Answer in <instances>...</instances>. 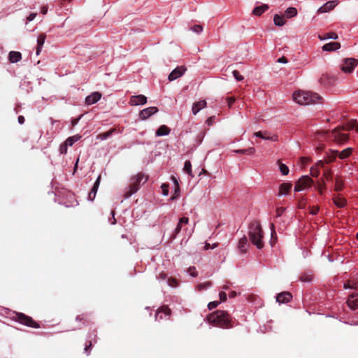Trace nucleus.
Listing matches in <instances>:
<instances>
[{
    "label": "nucleus",
    "instance_id": "864d4df0",
    "mask_svg": "<svg viewBox=\"0 0 358 358\" xmlns=\"http://www.w3.org/2000/svg\"><path fill=\"white\" fill-rule=\"evenodd\" d=\"M235 101L236 99L234 96H228L226 98V103L229 108L232 106Z\"/></svg>",
    "mask_w": 358,
    "mask_h": 358
},
{
    "label": "nucleus",
    "instance_id": "ea45409f",
    "mask_svg": "<svg viewBox=\"0 0 358 358\" xmlns=\"http://www.w3.org/2000/svg\"><path fill=\"white\" fill-rule=\"evenodd\" d=\"M183 171L187 173L189 176H192V164L190 162V161L189 160H187L185 162V164H184V167H183Z\"/></svg>",
    "mask_w": 358,
    "mask_h": 358
},
{
    "label": "nucleus",
    "instance_id": "9b49d317",
    "mask_svg": "<svg viewBox=\"0 0 358 358\" xmlns=\"http://www.w3.org/2000/svg\"><path fill=\"white\" fill-rule=\"evenodd\" d=\"M186 71V68L183 66H178L174 69L169 75L168 79L169 81H173L177 78L182 76Z\"/></svg>",
    "mask_w": 358,
    "mask_h": 358
},
{
    "label": "nucleus",
    "instance_id": "f704fd0d",
    "mask_svg": "<svg viewBox=\"0 0 358 358\" xmlns=\"http://www.w3.org/2000/svg\"><path fill=\"white\" fill-rule=\"evenodd\" d=\"M338 38V34L335 32H329V33H326L324 34V35L322 36H319V38L321 40V41H324V40H327V39H334V40H336L337 38Z\"/></svg>",
    "mask_w": 358,
    "mask_h": 358
},
{
    "label": "nucleus",
    "instance_id": "c756f323",
    "mask_svg": "<svg viewBox=\"0 0 358 358\" xmlns=\"http://www.w3.org/2000/svg\"><path fill=\"white\" fill-rule=\"evenodd\" d=\"M333 202L334 205L339 208H344L347 204L346 199L338 196L333 198Z\"/></svg>",
    "mask_w": 358,
    "mask_h": 358
},
{
    "label": "nucleus",
    "instance_id": "603ef678",
    "mask_svg": "<svg viewBox=\"0 0 358 358\" xmlns=\"http://www.w3.org/2000/svg\"><path fill=\"white\" fill-rule=\"evenodd\" d=\"M220 303V301H213L208 304V308L209 310H213L218 306V305Z\"/></svg>",
    "mask_w": 358,
    "mask_h": 358
},
{
    "label": "nucleus",
    "instance_id": "052dcab7",
    "mask_svg": "<svg viewBox=\"0 0 358 358\" xmlns=\"http://www.w3.org/2000/svg\"><path fill=\"white\" fill-rule=\"evenodd\" d=\"M303 189V187L301 186V185L299 182V181H297L295 184V186H294V191L295 192H301L302 191Z\"/></svg>",
    "mask_w": 358,
    "mask_h": 358
},
{
    "label": "nucleus",
    "instance_id": "5701e85b",
    "mask_svg": "<svg viewBox=\"0 0 358 358\" xmlns=\"http://www.w3.org/2000/svg\"><path fill=\"white\" fill-rule=\"evenodd\" d=\"M206 106V101L205 100H200L194 103L192 108V113L194 115H196L201 109L204 108Z\"/></svg>",
    "mask_w": 358,
    "mask_h": 358
},
{
    "label": "nucleus",
    "instance_id": "69168bd1",
    "mask_svg": "<svg viewBox=\"0 0 358 358\" xmlns=\"http://www.w3.org/2000/svg\"><path fill=\"white\" fill-rule=\"evenodd\" d=\"M82 116H83V115H80L78 117H77V118H73V119L71 120V124H72V126H73V127H75L76 125H77V124H78V123L79 120L81 119Z\"/></svg>",
    "mask_w": 358,
    "mask_h": 358
},
{
    "label": "nucleus",
    "instance_id": "49530a36",
    "mask_svg": "<svg viewBox=\"0 0 358 358\" xmlns=\"http://www.w3.org/2000/svg\"><path fill=\"white\" fill-rule=\"evenodd\" d=\"M167 285L169 287H176L178 286V281H177L176 279L172 278H169L167 279Z\"/></svg>",
    "mask_w": 358,
    "mask_h": 358
},
{
    "label": "nucleus",
    "instance_id": "58836bf2",
    "mask_svg": "<svg viewBox=\"0 0 358 358\" xmlns=\"http://www.w3.org/2000/svg\"><path fill=\"white\" fill-rule=\"evenodd\" d=\"M204 136H205V133L203 131H201L197 134V136H196V138H195V144H194L195 147H197L201 144V143L203 141Z\"/></svg>",
    "mask_w": 358,
    "mask_h": 358
},
{
    "label": "nucleus",
    "instance_id": "7c9ffc66",
    "mask_svg": "<svg viewBox=\"0 0 358 358\" xmlns=\"http://www.w3.org/2000/svg\"><path fill=\"white\" fill-rule=\"evenodd\" d=\"M274 24L277 27H282L286 23V20L283 15L275 14L273 16Z\"/></svg>",
    "mask_w": 358,
    "mask_h": 358
},
{
    "label": "nucleus",
    "instance_id": "a211bd4d",
    "mask_svg": "<svg viewBox=\"0 0 358 358\" xmlns=\"http://www.w3.org/2000/svg\"><path fill=\"white\" fill-rule=\"evenodd\" d=\"M292 187L291 182H282L279 187L278 196H286Z\"/></svg>",
    "mask_w": 358,
    "mask_h": 358
},
{
    "label": "nucleus",
    "instance_id": "0eeeda50",
    "mask_svg": "<svg viewBox=\"0 0 358 358\" xmlns=\"http://www.w3.org/2000/svg\"><path fill=\"white\" fill-rule=\"evenodd\" d=\"M171 314V310L168 306H162L157 310L155 313V320L157 321H161L164 319L167 320L169 318Z\"/></svg>",
    "mask_w": 358,
    "mask_h": 358
},
{
    "label": "nucleus",
    "instance_id": "f257e3e1",
    "mask_svg": "<svg viewBox=\"0 0 358 358\" xmlns=\"http://www.w3.org/2000/svg\"><path fill=\"white\" fill-rule=\"evenodd\" d=\"M207 321L222 329H230L234 327V322L227 311L216 310L206 317Z\"/></svg>",
    "mask_w": 358,
    "mask_h": 358
},
{
    "label": "nucleus",
    "instance_id": "0e129e2a",
    "mask_svg": "<svg viewBox=\"0 0 358 358\" xmlns=\"http://www.w3.org/2000/svg\"><path fill=\"white\" fill-rule=\"evenodd\" d=\"M217 246V243H214L212 245H210V243H206L204 245V250H208V249H214Z\"/></svg>",
    "mask_w": 358,
    "mask_h": 358
},
{
    "label": "nucleus",
    "instance_id": "393cba45",
    "mask_svg": "<svg viewBox=\"0 0 358 358\" xmlns=\"http://www.w3.org/2000/svg\"><path fill=\"white\" fill-rule=\"evenodd\" d=\"M120 133L117 129L112 128L109 131L101 133L98 135L97 138L101 141H105L111 137L113 134Z\"/></svg>",
    "mask_w": 358,
    "mask_h": 358
},
{
    "label": "nucleus",
    "instance_id": "4d7b16f0",
    "mask_svg": "<svg viewBox=\"0 0 358 358\" xmlns=\"http://www.w3.org/2000/svg\"><path fill=\"white\" fill-rule=\"evenodd\" d=\"M36 15H37L36 13H30L29 15V16L27 17L26 23L31 22L32 20H34Z\"/></svg>",
    "mask_w": 358,
    "mask_h": 358
},
{
    "label": "nucleus",
    "instance_id": "79ce46f5",
    "mask_svg": "<svg viewBox=\"0 0 358 358\" xmlns=\"http://www.w3.org/2000/svg\"><path fill=\"white\" fill-rule=\"evenodd\" d=\"M212 285H213L212 282L210 281H208V282H205L203 283H200L196 287H197L198 290L201 291V290L208 289V288L211 287Z\"/></svg>",
    "mask_w": 358,
    "mask_h": 358
},
{
    "label": "nucleus",
    "instance_id": "f3484780",
    "mask_svg": "<svg viewBox=\"0 0 358 358\" xmlns=\"http://www.w3.org/2000/svg\"><path fill=\"white\" fill-rule=\"evenodd\" d=\"M100 180H101V176H99L94 183V185L92 186L90 192L88 194V200L93 201L95 199L99 184H100Z\"/></svg>",
    "mask_w": 358,
    "mask_h": 358
},
{
    "label": "nucleus",
    "instance_id": "72a5a7b5",
    "mask_svg": "<svg viewBox=\"0 0 358 358\" xmlns=\"http://www.w3.org/2000/svg\"><path fill=\"white\" fill-rule=\"evenodd\" d=\"M297 9L294 7H289L285 11V17L287 18H292L297 15Z\"/></svg>",
    "mask_w": 358,
    "mask_h": 358
},
{
    "label": "nucleus",
    "instance_id": "e2e57ef3",
    "mask_svg": "<svg viewBox=\"0 0 358 358\" xmlns=\"http://www.w3.org/2000/svg\"><path fill=\"white\" fill-rule=\"evenodd\" d=\"M326 164V161L323 160H318L317 163L315 164V166L319 168H324V165Z\"/></svg>",
    "mask_w": 358,
    "mask_h": 358
},
{
    "label": "nucleus",
    "instance_id": "de8ad7c7",
    "mask_svg": "<svg viewBox=\"0 0 358 358\" xmlns=\"http://www.w3.org/2000/svg\"><path fill=\"white\" fill-rule=\"evenodd\" d=\"M310 175L313 177L317 178L320 175V170L317 167H315V166H312L310 168Z\"/></svg>",
    "mask_w": 358,
    "mask_h": 358
},
{
    "label": "nucleus",
    "instance_id": "13d9d810",
    "mask_svg": "<svg viewBox=\"0 0 358 358\" xmlns=\"http://www.w3.org/2000/svg\"><path fill=\"white\" fill-rule=\"evenodd\" d=\"M189 270L191 271L190 275L192 277L195 278V277H196L198 275V272L196 271V268H195L194 266H190L189 268Z\"/></svg>",
    "mask_w": 358,
    "mask_h": 358
},
{
    "label": "nucleus",
    "instance_id": "6ab92c4d",
    "mask_svg": "<svg viewBox=\"0 0 358 358\" xmlns=\"http://www.w3.org/2000/svg\"><path fill=\"white\" fill-rule=\"evenodd\" d=\"M347 304L353 310L358 309V294H351L350 299L347 301Z\"/></svg>",
    "mask_w": 358,
    "mask_h": 358
},
{
    "label": "nucleus",
    "instance_id": "09e8293b",
    "mask_svg": "<svg viewBox=\"0 0 358 358\" xmlns=\"http://www.w3.org/2000/svg\"><path fill=\"white\" fill-rule=\"evenodd\" d=\"M169 184H166V183H163L161 185L162 195L168 196V194H169Z\"/></svg>",
    "mask_w": 358,
    "mask_h": 358
},
{
    "label": "nucleus",
    "instance_id": "f03ea898",
    "mask_svg": "<svg viewBox=\"0 0 358 358\" xmlns=\"http://www.w3.org/2000/svg\"><path fill=\"white\" fill-rule=\"evenodd\" d=\"M248 236L251 243L258 249H262L264 246L263 242L264 233L261 224L257 221L252 222L248 227Z\"/></svg>",
    "mask_w": 358,
    "mask_h": 358
},
{
    "label": "nucleus",
    "instance_id": "dca6fc26",
    "mask_svg": "<svg viewBox=\"0 0 358 358\" xmlns=\"http://www.w3.org/2000/svg\"><path fill=\"white\" fill-rule=\"evenodd\" d=\"M338 4L337 1H329L325 3L323 6L320 7L317 10L318 13H324L333 10Z\"/></svg>",
    "mask_w": 358,
    "mask_h": 358
},
{
    "label": "nucleus",
    "instance_id": "37998d69",
    "mask_svg": "<svg viewBox=\"0 0 358 358\" xmlns=\"http://www.w3.org/2000/svg\"><path fill=\"white\" fill-rule=\"evenodd\" d=\"M180 186L174 187V193L170 198V200L174 201V200L177 199L180 196Z\"/></svg>",
    "mask_w": 358,
    "mask_h": 358
},
{
    "label": "nucleus",
    "instance_id": "338daca9",
    "mask_svg": "<svg viewBox=\"0 0 358 358\" xmlns=\"http://www.w3.org/2000/svg\"><path fill=\"white\" fill-rule=\"evenodd\" d=\"M277 62L282 63V64H287L288 62V60L285 57H281L277 59Z\"/></svg>",
    "mask_w": 358,
    "mask_h": 358
},
{
    "label": "nucleus",
    "instance_id": "f8f14e48",
    "mask_svg": "<svg viewBox=\"0 0 358 358\" xmlns=\"http://www.w3.org/2000/svg\"><path fill=\"white\" fill-rule=\"evenodd\" d=\"M332 136L334 141L338 144H343L349 139V136L348 134L341 132L340 131H334L332 132Z\"/></svg>",
    "mask_w": 358,
    "mask_h": 358
},
{
    "label": "nucleus",
    "instance_id": "2f4dec72",
    "mask_svg": "<svg viewBox=\"0 0 358 358\" xmlns=\"http://www.w3.org/2000/svg\"><path fill=\"white\" fill-rule=\"evenodd\" d=\"M352 152L353 149L352 148H347L342 150L341 152H338V157L343 160L346 159L352 155Z\"/></svg>",
    "mask_w": 358,
    "mask_h": 358
},
{
    "label": "nucleus",
    "instance_id": "473e14b6",
    "mask_svg": "<svg viewBox=\"0 0 358 358\" xmlns=\"http://www.w3.org/2000/svg\"><path fill=\"white\" fill-rule=\"evenodd\" d=\"M248 244V238L245 236H243L239 241L238 244V248L241 252H245L247 250V246Z\"/></svg>",
    "mask_w": 358,
    "mask_h": 358
},
{
    "label": "nucleus",
    "instance_id": "680f3d73",
    "mask_svg": "<svg viewBox=\"0 0 358 358\" xmlns=\"http://www.w3.org/2000/svg\"><path fill=\"white\" fill-rule=\"evenodd\" d=\"M219 296H220V302H224L227 300V294L224 292H220L219 293Z\"/></svg>",
    "mask_w": 358,
    "mask_h": 358
},
{
    "label": "nucleus",
    "instance_id": "cd10ccee",
    "mask_svg": "<svg viewBox=\"0 0 358 358\" xmlns=\"http://www.w3.org/2000/svg\"><path fill=\"white\" fill-rule=\"evenodd\" d=\"M46 36L44 34H40L38 36L37 38V46H36V55H38L42 50V48L43 46V44L45 43Z\"/></svg>",
    "mask_w": 358,
    "mask_h": 358
},
{
    "label": "nucleus",
    "instance_id": "4468645a",
    "mask_svg": "<svg viewBox=\"0 0 358 358\" xmlns=\"http://www.w3.org/2000/svg\"><path fill=\"white\" fill-rule=\"evenodd\" d=\"M276 301L279 303H287L292 299V294L289 292H283L276 295Z\"/></svg>",
    "mask_w": 358,
    "mask_h": 358
},
{
    "label": "nucleus",
    "instance_id": "6e6d98bb",
    "mask_svg": "<svg viewBox=\"0 0 358 358\" xmlns=\"http://www.w3.org/2000/svg\"><path fill=\"white\" fill-rule=\"evenodd\" d=\"M92 345V341H90L88 345L86 343L84 349L85 352L88 355L90 353V347Z\"/></svg>",
    "mask_w": 358,
    "mask_h": 358
},
{
    "label": "nucleus",
    "instance_id": "bb28decb",
    "mask_svg": "<svg viewBox=\"0 0 358 358\" xmlns=\"http://www.w3.org/2000/svg\"><path fill=\"white\" fill-rule=\"evenodd\" d=\"M338 150H329L326 153V163L329 164L334 162L336 157H338Z\"/></svg>",
    "mask_w": 358,
    "mask_h": 358
},
{
    "label": "nucleus",
    "instance_id": "a878e982",
    "mask_svg": "<svg viewBox=\"0 0 358 358\" xmlns=\"http://www.w3.org/2000/svg\"><path fill=\"white\" fill-rule=\"evenodd\" d=\"M22 59V54L17 51H10L8 54V60L10 63H17Z\"/></svg>",
    "mask_w": 358,
    "mask_h": 358
},
{
    "label": "nucleus",
    "instance_id": "20e7f679",
    "mask_svg": "<svg viewBox=\"0 0 358 358\" xmlns=\"http://www.w3.org/2000/svg\"><path fill=\"white\" fill-rule=\"evenodd\" d=\"M147 180L148 177H145L143 173H138L131 176L129 180V185L124 189V198L129 199L137 192L141 187V185L145 183Z\"/></svg>",
    "mask_w": 358,
    "mask_h": 358
},
{
    "label": "nucleus",
    "instance_id": "423d86ee",
    "mask_svg": "<svg viewBox=\"0 0 358 358\" xmlns=\"http://www.w3.org/2000/svg\"><path fill=\"white\" fill-rule=\"evenodd\" d=\"M189 224V218L187 217H182L178 220V224L172 231L170 239L174 240L177 238L178 235L182 231L185 235H188V236H191L192 231H188V229L185 227Z\"/></svg>",
    "mask_w": 358,
    "mask_h": 358
},
{
    "label": "nucleus",
    "instance_id": "c85d7f7f",
    "mask_svg": "<svg viewBox=\"0 0 358 358\" xmlns=\"http://www.w3.org/2000/svg\"><path fill=\"white\" fill-rule=\"evenodd\" d=\"M171 129L166 125H161L156 131V136H167L170 134Z\"/></svg>",
    "mask_w": 358,
    "mask_h": 358
},
{
    "label": "nucleus",
    "instance_id": "6e6552de",
    "mask_svg": "<svg viewBox=\"0 0 358 358\" xmlns=\"http://www.w3.org/2000/svg\"><path fill=\"white\" fill-rule=\"evenodd\" d=\"M357 61L354 58L345 59L341 69L345 73H351L357 65Z\"/></svg>",
    "mask_w": 358,
    "mask_h": 358
},
{
    "label": "nucleus",
    "instance_id": "1a4fd4ad",
    "mask_svg": "<svg viewBox=\"0 0 358 358\" xmlns=\"http://www.w3.org/2000/svg\"><path fill=\"white\" fill-rule=\"evenodd\" d=\"M159 111L158 108L155 106H150L143 109L139 113V118L142 120H145L151 115L157 113Z\"/></svg>",
    "mask_w": 358,
    "mask_h": 358
},
{
    "label": "nucleus",
    "instance_id": "2eb2a0df",
    "mask_svg": "<svg viewBox=\"0 0 358 358\" xmlns=\"http://www.w3.org/2000/svg\"><path fill=\"white\" fill-rule=\"evenodd\" d=\"M101 94L99 92H94L90 95L86 96L85 104L92 105L97 103L101 98Z\"/></svg>",
    "mask_w": 358,
    "mask_h": 358
},
{
    "label": "nucleus",
    "instance_id": "c03bdc74",
    "mask_svg": "<svg viewBox=\"0 0 358 358\" xmlns=\"http://www.w3.org/2000/svg\"><path fill=\"white\" fill-rule=\"evenodd\" d=\"M270 229H271V244L273 246V238H275V240L277 239L276 233L275 231V226L273 223L271 224V225H270Z\"/></svg>",
    "mask_w": 358,
    "mask_h": 358
},
{
    "label": "nucleus",
    "instance_id": "5fc2aeb1",
    "mask_svg": "<svg viewBox=\"0 0 358 358\" xmlns=\"http://www.w3.org/2000/svg\"><path fill=\"white\" fill-rule=\"evenodd\" d=\"M343 184L342 182H339L338 180L336 181V185L334 187L335 191H336V192L341 191L343 189Z\"/></svg>",
    "mask_w": 358,
    "mask_h": 358
},
{
    "label": "nucleus",
    "instance_id": "b1692460",
    "mask_svg": "<svg viewBox=\"0 0 358 358\" xmlns=\"http://www.w3.org/2000/svg\"><path fill=\"white\" fill-rule=\"evenodd\" d=\"M268 8L269 6L268 4L263 3L255 7L252 10V14L256 16H261L264 12L268 10Z\"/></svg>",
    "mask_w": 358,
    "mask_h": 358
},
{
    "label": "nucleus",
    "instance_id": "c9c22d12",
    "mask_svg": "<svg viewBox=\"0 0 358 358\" xmlns=\"http://www.w3.org/2000/svg\"><path fill=\"white\" fill-rule=\"evenodd\" d=\"M82 138V136L80 134L73 135L69 136L66 138L65 142L68 144L69 146H72L75 143L78 141Z\"/></svg>",
    "mask_w": 358,
    "mask_h": 358
},
{
    "label": "nucleus",
    "instance_id": "774afa93",
    "mask_svg": "<svg viewBox=\"0 0 358 358\" xmlns=\"http://www.w3.org/2000/svg\"><path fill=\"white\" fill-rule=\"evenodd\" d=\"M17 121H18V123L20 124H24V121H25L24 117L22 116V115L18 116Z\"/></svg>",
    "mask_w": 358,
    "mask_h": 358
},
{
    "label": "nucleus",
    "instance_id": "4c0bfd02",
    "mask_svg": "<svg viewBox=\"0 0 358 358\" xmlns=\"http://www.w3.org/2000/svg\"><path fill=\"white\" fill-rule=\"evenodd\" d=\"M96 336H97V334H96V331L95 329L90 331L88 333L86 343H89L90 341H92V343H96Z\"/></svg>",
    "mask_w": 358,
    "mask_h": 358
},
{
    "label": "nucleus",
    "instance_id": "412c9836",
    "mask_svg": "<svg viewBox=\"0 0 358 358\" xmlns=\"http://www.w3.org/2000/svg\"><path fill=\"white\" fill-rule=\"evenodd\" d=\"M341 48V44L338 42H330L324 44L322 46V50L326 52L335 51Z\"/></svg>",
    "mask_w": 358,
    "mask_h": 358
},
{
    "label": "nucleus",
    "instance_id": "aec40b11",
    "mask_svg": "<svg viewBox=\"0 0 358 358\" xmlns=\"http://www.w3.org/2000/svg\"><path fill=\"white\" fill-rule=\"evenodd\" d=\"M298 181L301 185V186L303 187V189L310 187L313 184V179L307 175L302 176L299 179Z\"/></svg>",
    "mask_w": 358,
    "mask_h": 358
},
{
    "label": "nucleus",
    "instance_id": "39448f33",
    "mask_svg": "<svg viewBox=\"0 0 358 358\" xmlns=\"http://www.w3.org/2000/svg\"><path fill=\"white\" fill-rule=\"evenodd\" d=\"M10 317L13 320L27 327L35 329L40 327L39 324L34 320L31 317L28 316L22 313L10 312Z\"/></svg>",
    "mask_w": 358,
    "mask_h": 358
},
{
    "label": "nucleus",
    "instance_id": "e433bc0d",
    "mask_svg": "<svg viewBox=\"0 0 358 358\" xmlns=\"http://www.w3.org/2000/svg\"><path fill=\"white\" fill-rule=\"evenodd\" d=\"M234 152L237 154H241V155H252L255 152V149L252 147L248 148L247 149H238V150H234Z\"/></svg>",
    "mask_w": 358,
    "mask_h": 358
},
{
    "label": "nucleus",
    "instance_id": "4be33fe9",
    "mask_svg": "<svg viewBox=\"0 0 358 358\" xmlns=\"http://www.w3.org/2000/svg\"><path fill=\"white\" fill-rule=\"evenodd\" d=\"M299 278L303 282H312L313 280V272L312 271L303 272L301 273Z\"/></svg>",
    "mask_w": 358,
    "mask_h": 358
},
{
    "label": "nucleus",
    "instance_id": "3c124183",
    "mask_svg": "<svg viewBox=\"0 0 358 358\" xmlns=\"http://www.w3.org/2000/svg\"><path fill=\"white\" fill-rule=\"evenodd\" d=\"M233 76L234 77V78L237 80V81H241L244 79L243 76H241L239 73L238 71L237 70H234L233 72Z\"/></svg>",
    "mask_w": 358,
    "mask_h": 358
},
{
    "label": "nucleus",
    "instance_id": "7ed1b4c3",
    "mask_svg": "<svg viewBox=\"0 0 358 358\" xmlns=\"http://www.w3.org/2000/svg\"><path fill=\"white\" fill-rule=\"evenodd\" d=\"M293 99L295 102L300 105H308L320 103L322 99V96L315 92L310 91L297 92L293 94Z\"/></svg>",
    "mask_w": 358,
    "mask_h": 358
},
{
    "label": "nucleus",
    "instance_id": "bf43d9fd",
    "mask_svg": "<svg viewBox=\"0 0 358 358\" xmlns=\"http://www.w3.org/2000/svg\"><path fill=\"white\" fill-rule=\"evenodd\" d=\"M285 210V208H284L282 207L278 208L276 209V217H279L282 216V215L283 214Z\"/></svg>",
    "mask_w": 358,
    "mask_h": 358
},
{
    "label": "nucleus",
    "instance_id": "ddd939ff",
    "mask_svg": "<svg viewBox=\"0 0 358 358\" xmlns=\"http://www.w3.org/2000/svg\"><path fill=\"white\" fill-rule=\"evenodd\" d=\"M146 103L147 97L143 94L131 96L129 101L131 106L144 105Z\"/></svg>",
    "mask_w": 358,
    "mask_h": 358
},
{
    "label": "nucleus",
    "instance_id": "8fccbe9b",
    "mask_svg": "<svg viewBox=\"0 0 358 358\" xmlns=\"http://www.w3.org/2000/svg\"><path fill=\"white\" fill-rule=\"evenodd\" d=\"M191 30H192L194 32L199 34L203 31V27L199 24H195L191 27Z\"/></svg>",
    "mask_w": 358,
    "mask_h": 358
},
{
    "label": "nucleus",
    "instance_id": "9d476101",
    "mask_svg": "<svg viewBox=\"0 0 358 358\" xmlns=\"http://www.w3.org/2000/svg\"><path fill=\"white\" fill-rule=\"evenodd\" d=\"M256 137L261 138L264 140H268L273 142L278 141V136L276 134H271L268 131H259L254 134Z\"/></svg>",
    "mask_w": 358,
    "mask_h": 358
},
{
    "label": "nucleus",
    "instance_id": "a19ab883",
    "mask_svg": "<svg viewBox=\"0 0 358 358\" xmlns=\"http://www.w3.org/2000/svg\"><path fill=\"white\" fill-rule=\"evenodd\" d=\"M278 163L279 164V169L281 174L287 176L289 171L288 166L285 164L280 163L279 161H278Z\"/></svg>",
    "mask_w": 358,
    "mask_h": 358
},
{
    "label": "nucleus",
    "instance_id": "a18cd8bd",
    "mask_svg": "<svg viewBox=\"0 0 358 358\" xmlns=\"http://www.w3.org/2000/svg\"><path fill=\"white\" fill-rule=\"evenodd\" d=\"M68 144L64 142L63 143H62L60 145H59V153L61 155H64V154H66L67 152V149H68Z\"/></svg>",
    "mask_w": 358,
    "mask_h": 358
}]
</instances>
